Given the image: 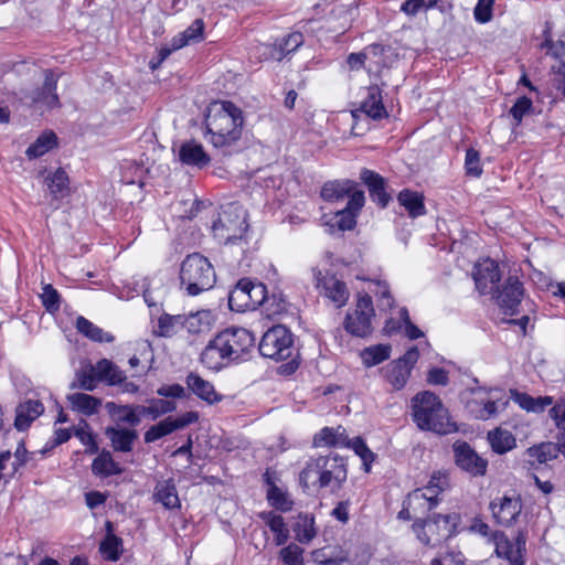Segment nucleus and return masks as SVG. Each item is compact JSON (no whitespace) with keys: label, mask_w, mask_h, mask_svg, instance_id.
<instances>
[{"label":"nucleus","mask_w":565,"mask_h":565,"mask_svg":"<svg viewBox=\"0 0 565 565\" xmlns=\"http://www.w3.org/2000/svg\"><path fill=\"white\" fill-rule=\"evenodd\" d=\"M316 287L320 295L330 300L334 307L341 308L347 305L350 292L345 282L338 279L334 275L322 274L320 269H312Z\"/></svg>","instance_id":"4468645a"},{"label":"nucleus","mask_w":565,"mask_h":565,"mask_svg":"<svg viewBox=\"0 0 565 565\" xmlns=\"http://www.w3.org/2000/svg\"><path fill=\"white\" fill-rule=\"evenodd\" d=\"M532 462L546 463L558 456V447L553 443H543L527 449Z\"/></svg>","instance_id":"864d4df0"},{"label":"nucleus","mask_w":565,"mask_h":565,"mask_svg":"<svg viewBox=\"0 0 565 565\" xmlns=\"http://www.w3.org/2000/svg\"><path fill=\"white\" fill-rule=\"evenodd\" d=\"M465 168L466 173L471 177H480L482 173V168L480 164V154L477 150L470 148L466 151L465 158Z\"/></svg>","instance_id":"e2e57ef3"},{"label":"nucleus","mask_w":565,"mask_h":565,"mask_svg":"<svg viewBox=\"0 0 565 565\" xmlns=\"http://www.w3.org/2000/svg\"><path fill=\"white\" fill-rule=\"evenodd\" d=\"M43 412L44 406L38 399H26L20 403L15 409V428L20 431L28 429Z\"/></svg>","instance_id":"393cba45"},{"label":"nucleus","mask_w":565,"mask_h":565,"mask_svg":"<svg viewBox=\"0 0 565 565\" xmlns=\"http://www.w3.org/2000/svg\"><path fill=\"white\" fill-rule=\"evenodd\" d=\"M500 277L499 266L492 259H483L475 266L473 280L481 295L493 294Z\"/></svg>","instance_id":"412c9836"},{"label":"nucleus","mask_w":565,"mask_h":565,"mask_svg":"<svg viewBox=\"0 0 565 565\" xmlns=\"http://www.w3.org/2000/svg\"><path fill=\"white\" fill-rule=\"evenodd\" d=\"M94 371L99 381H104L109 385H117L125 375L124 371L107 359L98 361L94 366Z\"/></svg>","instance_id":"37998d69"},{"label":"nucleus","mask_w":565,"mask_h":565,"mask_svg":"<svg viewBox=\"0 0 565 565\" xmlns=\"http://www.w3.org/2000/svg\"><path fill=\"white\" fill-rule=\"evenodd\" d=\"M353 192L363 191L358 190L355 182L351 180L330 181L322 186L321 196L328 202H340L345 199L349 201Z\"/></svg>","instance_id":"bb28decb"},{"label":"nucleus","mask_w":565,"mask_h":565,"mask_svg":"<svg viewBox=\"0 0 565 565\" xmlns=\"http://www.w3.org/2000/svg\"><path fill=\"white\" fill-rule=\"evenodd\" d=\"M213 323L214 315L210 310H201L184 316L183 329L191 334H199L210 331Z\"/></svg>","instance_id":"f704fd0d"},{"label":"nucleus","mask_w":565,"mask_h":565,"mask_svg":"<svg viewBox=\"0 0 565 565\" xmlns=\"http://www.w3.org/2000/svg\"><path fill=\"white\" fill-rule=\"evenodd\" d=\"M532 108V100L525 96L518 98L515 104L510 109V114L516 124H520L525 114H527Z\"/></svg>","instance_id":"774afa93"},{"label":"nucleus","mask_w":565,"mask_h":565,"mask_svg":"<svg viewBox=\"0 0 565 565\" xmlns=\"http://www.w3.org/2000/svg\"><path fill=\"white\" fill-rule=\"evenodd\" d=\"M373 50L374 49H364L362 52L360 53H351L348 58H347V63L349 65V68L351 71H359L361 70L362 67L365 66V64L367 65V61L366 58L367 57H374V53H373Z\"/></svg>","instance_id":"338daca9"},{"label":"nucleus","mask_w":565,"mask_h":565,"mask_svg":"<svg viewBox=\"0 0 565 565\" xmlns=\"http://www.w3.org/2000/svg\"><path fill=\"white\" fill-rule=\"evenodd\" d=\"M72 408L86 415H94L98 412L102 402L95 396L85 393H74L67 396Z\"/></svg>","instance_id":"a19ab883"},{"label":"nucleus","mask_w":565,"mask_h":565,"mask_svg":"<svg viewBox=\"0 0 565 565\" xmlns=\"http://www.w3.org/2000/svg\"><path fill=\"white\" fill-rule=\"evenodd\" d=\"M186 385L201 399L212 404L218 402L221 398L214 390L211 382L204 380L196 373H190L186 376Z\"/></svg>","instance_id":"2f4dec72"},{"label":"nucleus","mask_w":565,"mask_h":565,"mask_svg":"<svg viewBox=\"0 0 565 565\" xmlns=\"http://www.w3.org/2000/svg\"><path fill=\"white\" fill-rule=\"evenodd\" d=\"M92 471L97 477H109L120 475L122 469L113 459L109 451L103 450L93 461Z\"/></svg>","instance_id":"ea45409f"},{"label":"nucleus","mask_w":565,"mask_h":565,"mask_svg":"<svg viewBox=\"0 0 565 565\" xmlns=\"http://www.w3.org/2000/svg\"><path fill=\"white\" fill-rule=\"evenodd\" d=\"M183 319L184 316L182 315L171 316L163 313L158 320L159 335L168 338L183 330Z\"/></svg>","instance_id":"603ef678"},{"label":"nucleus","mask_w":565,"mask_h":565,"mask_svg":"<svg viewBox=\"0 0 565 565\" xmlns=\"http://www.w3.org/2000/svg\"><path fill=\"white\" fill-rule=\"evenodd\" d=\"M374 308L372 298L365 294L359 296L355 310L345 318V330L355 337H366L372 331Z\"/></svg>","instance_id":"f8f14e48"},{"label":"nucleus","mask_w":565,"mask_h":565,"mask_svg":"<svg viewBox=\"0 0 565 565\" xmlns=\"http://www.w3.org/2000/svg\"><path fill=\"white\" fill-rule=\"evenodd\" d=\"M206 122V139L216 149L226 151L242 135L243 111L234 103L218 100L210 105Z\"/></svg>","instance_id":"f257e3e1"},{"label":"nucleus","mask_w":565,"mask_h":565,"mask_svg":"<svg viewBox=\"0 0 565 565\" xmlns=\"http://www.w3.org/2000/svg\"><path fill=\"white\" fill-rule=\"evenodd\" d=\"M430 565H465V557L459 551H447L433 558Z\"/></svg>","instance_id":"69168bd1"},{"label":"nucleus","mask_w":565,"mask_h":565,"mask_svg":"<svg viewBox=\"0 0 565 565\" xmlns=\"http://www.w3.org/2000/svg\"><path fill=\"white\" fill-rule=\"evenodd\" d=\"M57 143L56 135L52 131L43 132L32 145L25 150V154L29 159H35L42 157Z\"/></svg>","instance_id":"a18cd8bd"},{"label":"nucleus","mask_w":565,"mask_h":565,"mask_svg":"<svg viewBox=\"0 0 565 565\" xmlns=\"http://www.w3.org/2000/svg\"><path fill=\"white\" fill-rule=\"evenodd\" d=\"M419 358V352L416 347L408 349L403 356L386 364L382 369L383 376L394 390H402L409 376L412 369Z\"/></svg>","instance_id":"9b49d317"},{"label":"nucleus","mask_w":565,"mask_h":565,"mask_svg":"<svg viewBox=\"0 0 565 565\" xmlns=\"http://www.w3.org/2000/svg\"><path fill=\"white\" fill-rule=\"evenodd\" d=\"M139 405H118L114 402L106 403V409L109 415L117 422L128 424L132 427L138 426L140 424V413Z\"/></svg>","instance_id":"c756f323"},{"label":"nucleus","mask_w":565,"mask_h":565,"mask_svg":"<svg viewBox=\"0 0 565 565\" xmlns=\"http://www.w3.org/2000/svg\"><path fill=\"white\" fill-rule=\"evenodd\" d=\"M303 550L295 543L282 547L279 552V558L286 565H303Z\"/></svg>","instance_id":"052dcab7"},{"label":"nucleus","mask_w":565,"mask_h":565,"mask_svg":"<svg viewBox=\"0 0 565 565\" xmlns=\"http://www.w3.org/2000/svg\"><path fill=\"white\" fill-rule=\"evenodd\" d=\"M153 498L166 509L180 508V500L172 480L159 481L154 488Z\"/></svg>","instance_id":"c9c22d12"},{"label":"nucleus","mask_w":565,"mask_h":565,"mask_svg":"<svg viewBox=\"0 0 565 565\" xmlns=\"http://www.w3.org/2000/svg\"><path fill=\"white\" fill-rule=\"evenodd\" d=\"M361 179L366 184L371 199L380 206L385 207L391 200L390 194L386 192L384 179L367 169L362 170Z\"/></svg>","instance_id":"cd10ccee"},{"label":"nucleus","mask_w":565,"mask_h":565,"mask_svg":"<svg viewBox=\"0 0 565 565\" xmlns=\"http://www.w3.org/2000/svg\"><path fill=\"white\" fill-rule=\"evenodd\" d=\"M105 435L110 440L114 450L121 452L131 451L132 444L138 437L136 430L121 427H108Z\"/></svg>","instance_id":"c85d7f7f"},{"label":"nucleus","mask_w":565,"mask_h":565,"mask_svg":"<svg viewBox=\"0 0 565 565\" xmlns=\"http://www.w3.org/2000/svg\"><path fill=\"white\" fill-rule=\"evenodd\" d=\"M511 398L523 409L527 412H542L544 408L552 404V397L533 398L526 393H521L516 390L510 391Z\"/></svg>","instance_id":"79ce46f5"},{"label":"nucleus","mask_w":565,"mask_h":565,"mask_svg":"<svg viewBox=\"0 0 565 565\" xmlns=\"http://www.w3.org/2000/svg\"><path fill=\"white\" fill-rule=\"evenodd\" d=\"M369 289L377 297L379 307L382 310L392 309L394 306V298L391 295L390 287L385 280L374 279L371 280Z\"/></svg>","instance_id":"6e6d98bb"},{"label":"nucleus","mask_w":565,"mask_h":565,"mask_svg":"<svg viewBox=\"0 0 565 565\" xmlns=\"http://www.w3.org/2000/svg\"><path fill=\"white\" fill-rule=\"evenodd\" d=\"M41 299L47 311L54 312L60 309V295L52 285L42 288Z\"/></svg>","instance_id":"680f3d73"},{"label":"nucleus","mask_w":565,"mask_h":565,"mask_svg":"<svg viewBox=\"0 0 565 565\" xmlns=\"http://www.w3.org/2000/svg\"><path fill=\"white\" fill-rule=\"evenodd\" d=\"M199 414L196 412H186L178 417L168 416L156 425L147 429L143 435L145 443L151 444L158 439L196 423Z\"/></svg>","instance_id":"f3484780"},{"label":"nucleus","mask_w":565,"mask_h":565,"mask_svg":"<svg viewBox=\"0 0 565 565\" xmlns=\"http://www.w3.org/2000/svg\"><path fill=\"white\" fill-rule=\"evenodd\" d=\"M398 202L405 207L408 215L413 218L426 213L423 196L417 192L404 190L398 194Z\"/></svg>","instance_id":"c03bdc74"},{"label":"nucleus","mask_w":565,"mask_h":565,"mask_svg":"<svg viewBox=\"0 0 565 565\" xmlns=\"http://www.w3.org/2000/svg\"><path fill=\"white\" fill-rule=\"evenodd\" d=\"M456 465L472 476H483L488 461L480 457L467 443L456 441L452 446Z\"/></svg>","instance_id":"aec40b11"},{"label":"nucleus","mask_w":565,"mask_h":565,"mask_svg":"<svg viewBox=\"0 0 565 565\" xmlns=\"http://www.w3.org/2000/svg\"><path fill=\"white\" fill-rule=\"evenodd\" d=\"M494 299L504 315L514 316L523 297V286L516 277H508L501 288H497Z\"/></svg>","instance_id":"a211bd4d"},{"label":"nucleus","mask_w":565,"mask_h":565,"mask_svg":"<svg viewBox=\"0 0 565 565\" xmlns=\"http://www.w3.org/2000/svg\"><path fill=\"white\" fill-rule=\"evenodd\" d=\"M180 281L188 295L198 296L213 288L216 274L206 257L193 253L188 255L181 264Z\"/></svg>","instance_id":"7ed1b4c3"},{"label":"nucleus","mask_w":565,"mask_h":565,"mask_svg":"<svg viewBox=\"0 0 565 565\" xmlns=\"http://www.w3.org/2000/svg\"><path fill=\"white\" fill-rule=\"evenodd\" d=\"M488 440L491 448L497 454H505L516 446L513 434L501 427H497L488 433Z\"/></svg>","instance_id":"4c0bfd02"},{"label":"nucleus","mask_w":565,"mask_h":565,"mask_svg":"<svg viewBox=\"0 0 565 565\" xmlns=\"http://www.w3.org/2000/svg\"><path fill=\"white\" fill-rule=\"evenodd\" d=\"M50 194L53 199H63L70 192V180L67 173L58 168L54 172L49 173L44 180Z\"/></svg>","instance_id":"e433bc0d"},{"label":"nucleus","mask_w":565,"mask_h":565,"mask_svg":"<svg viewBox=\"0 0 565 565\" xmlns=\"http://www.w3.org/2000/svg\"><path fill=\"white\" fill-rule=\"evenodd\" d=\"M205 23L202 19H195L184 31L173 36L174 49L200 43L204 40Z\"/></svg>","instance_id":"473e14b6"},{"label":"nucleus","mask_w":565,"mask_h":565,"mask_svg":"<svg viewBox=\"0 0 565 565\" xmlns=\"http://www.w3.org/2000/svg\"><path fill=\"white\" fill-rule=\"evenodd\" d=\"M523 509L522 500L519 495H503L493 499L490 502V510L493 519L499 525L512 526L514 525Z\"/></svg>","instance_id":"2eb2a0df"},{"label":"nucleus","mask_w":565,"mask_h":565,"mask_svg":"<svg viewBox=\"0 0 565 565\" xmlns=\"http://www.w3.org/2000/svg\"><path fill=\"white\" fill-rule=\"evenodd\" d=\"M413 419L422 430L447 435L456 430L448 409L440 398L429 392H420L412 399Z\"/></svg>","instance_id":"f03ea898"},{"label":"nucleus","mask_w":565,"mask_h":565,"mask_svg":"<svg viewBox=\"0 0 565 565\" xmlns=\"http://www.w3.org/2000/svg\"><path fill=\"white\" fill-rule=\"evenodd\" d=\"M347 467L343 459L338 456H326L323 460L321 488H337L347 480Z\"/></svg>","instance_id":"5701e85b"},{"label":"nucleus","mask_w":565,"mask_h":565,"mask_svg":"<svg viewBox=\"0 0 565 565\" xmlns=\"http://www.w3.org/2000/svg\"><path fill=\"white\" fill-rule=\"evenodd\" d=\"M316 447H337L352 449L362 460L365 472L371 471V465L375 459V454L367 447L361 437L349 438L347 430L342 426L337 428L324 427L313 437Z\"/></svg>","instance_id":"20e7f679"},{"label":"nucleus","mask_w":565,"mask_h":565,"mask_svg":"<svg viewBox=\"0 0 565 565\" xmlns=\"http://www.w3.org/2000/svg\"><path fill=\"white\" fill-rule=\"evenodd\" d=\"M303 43V35L300 32H292L287 36L282 38L276 46L275 51L277 54H274V57L277 60H281L286 55L296 51Z\"/></svg>","instance_id":"5fc2aeb1"},{"label":"nucleus","mask_w":565,"mask_h":565,"mask_svg":"<svg viewBox=\"0 0 565 565\" xmlns=\"http://www.w3.org/2000/svg\"><path fill=\"white\" fill-rule=\"evenodd\" d=\"M509 398L499 388H477L467 402L469 413L477 419L488 420L505 411Z\"/></svg>","instance_id":"39448f33"},{"label":"nucleus","mask_w":565,"mask_h":565,"mask_svg":"<svg viewBox=\"0 0 565 565\" xmlns=\"http://www.w3.org/2000/svg\"><path fill=\"white\" fill-rule=\"evenodd\" d=\"M294 339L291 332L278 324L268 329L259 342V352L263 356L274 360H287L294 352Z\"/></svg>","instance_id":"1a4fd4ad"},{"label":"nucleus","mask_w":565,"mask_h":565,"mask_svg":"<svg viewBox=\"0 0 565 565\" xmlns=\"http://www.w3.org/2000/svg\"><path fill=\"white\" fill-rule=\"evenodd\" d=\"M525 546V537L519 534L515 542H511L505 535H495V553L499 557L508 559L512 565H523L522 550Z\"/></svg>","instance_id":"b1692460"},{"label":"nucleus","mask_w":565,"mask_h":565,"mask_svg":"<svg viewBox=\"0 0 565 565\" xmlns=\"http://www.w3.org/2000/svg\"><path fill=\"white\" fill-rule=\"evenodd\" d=\"M359 110L372 119H382L387 116L379 86L373 85L365 89V95L360 103Z\"/></svg>","instance_id":"a878e982"},{"label":"nucleus","mask_w":565,"mask_h":565,"mask_svg":"<svg viewBox=\"0 0 565 565\" xmlns=\"http://www.w3.org/2000/svg\"><path fill=\"white\" fill-rule=\"evenodd\" d=\"M438 0H406L402 4V11L407 15H416L422 11L433 8Z\"/></svg>","instance_id":"0e129e2a"},{"label":"nucleus","mask_w":565,"mask_h":565,"mask_svg":"<svg viewBox=\"0 0 565 565\" xmlns=\"http://www.w3.org/2000/svg\"><path fill=\"white\" fill-rule=\"evenodd\" d=\"M365 202L364 192H353L347 205L338 210L330 220L326 222L331 234L352 230L356 224V215Z\"/></svg>","instance_id":"ddd939ff"},{"label":"nucleus","mask_w":565,"mask_h":565,"mask_svg":"<svg viewBox=\"0 0 565 565\" xmlns=\"http://www.w3.org/2000/svg\"><path fill=\"white\" fill-rule=\"evenodd\" d=\"M265 478L268 484L267 500L269 504L281 512L290 511L292 509L294 501L291 500L288 492L274 484L267 473L265 475Z\"/></svg>","instance_id":"58836bf2"},{"label":"nucleus","mask_w":565,"mask_h":565,"mask_svg":"<svg viewBox=\"0 0 565 565\" xmlns=\"http://www.w3.org/2000/svg\"><path fill=\"white\" fill-rule=\"evenodd\" d=\"M76 328L78 332H81L86 338L95 342H111L114 340V337L111 334L105 332L103 329L95 326L93 322H90L84 317L77 318Z\"/></svg>","instance_id":"49530a36"},{"label":"nucleus","mask_w":565,"mask_h":565,"mask_svg":"<svg viewBox=\"0 0 565 565\" xmlns=\"http://www.w3.org/2000/svg\"><path fill=\"white\" fill-rule=\"evenodd\" d=\"M179 158L182 163L199 168L206 166L210 161V157L204 151L202 145L195 141L182 143L179 149Z\"/></svg>","instance_id":"7c9ffc66"},{"label":"nucleus","mask_w":565,"mask_h":565,"mask_svg":"<svg viewBox=\"0 0 565 565\" xmlns=\"http://www.w3.org/2000/svg\"><path fill=\"white\" fill-rule=\"evenodd\" d=\"M544 46L547 47V53L555 60L552 65L553 72L562 77V83L565 82V42L553 43L546 40Z\"/></svg>","instance_id":"de8ad7c7"},{"label":"nucleus","mask_w":565,"mask_h":565,"mask_svg":"<svg viewBox=\"0 0 565 565\" xmlns=\"http://www.w3.org/2000/svg\"><path fill=\"white\" fill-rule=\"evenodd\" d=\"M456 515L438 514L434 519L416 521L413 530L417 539L425 545H435L444 539L450 537L456 527Z\"/></svg>","instance_id":"9d476101"},{"label":"nucleus","mask_w":565,"mask_h":565,"mask_svg":"<svg viewBox=\"0 0 565 565\" xmlns=\"http://www.w3.org/2000/svg\"><path fill=\"white\" fill-rule=\"evenodd\" d=\"M247 228L246 212L237 205H231L224 210L212 226L215 238L224 244L242 239Z\"/></svg>","instance_id":"0eeeda50"},{"label":"nucleus","mask_w":565,"mask_h":565,"mask_svg":"<svg viewBox=\"0 0 565 565\" xmlns=\"http://www.w3.org/2000/svg\"><path fill=\"white\" fill-rule=\"evenodd\" d=\"M313 518L303 516L297 522L295 526L296 540L300 543H309L316 536L313 527Z\"/></svg>","instance_id":"13d9d810"},{"label":"nucleus","mask_w":565,"mask_h":565,"mask_svg":"<svg viewBox=\"0 0 565 565\" xmlns=\"http://www.w3.org/2000/svg\"><path fill=\"white\" fill-rule=\"evenodd\" d=\"M391 355V345L388 344H376L369 348H365L361 352V359L365 366H374L377 365L385 360H387Z\"/></svg>","instance_id":"09e8293b"},{"label":"nucleus","mask_w":565,"mask_h":565,"mask_svg":"<svg viewBox=\"0 0 565 565\" xmlns=\"http://www.w3.org/2000/svg\"><path fill=\"white\" fill-rule=\"evenodd\" d=\"M268 302L266 286L246 278L241 279L228 296L230 308L238 312L254 310Z\"/></svg>","instance_id":"423d86ee"},{"label":"nucleus","mask_w":565,"mask_h":565,"mask_svg":"<svg viewBox=\"0 0 565 565\" xmlns=\"http://www.w3.org/2000/svg\"><path fill=\"white\" fill-rule=\"evenodd\" d=\"M177 409V404L168 399H152L148 406H141L140 413L148 416L150 419L156 420L160 416L172 413Z\"/></svg>","instance_id":"3c124183"},{"label":"nucleus","mask_w":565,"mask_h":565,"mask_svg":"<svg viewBox=\"0 0 565 565\" xmlns=\"http://www.w3.org/2000/svg\"><path fill=\"white\" fill-rule=\"evenodd\" d=\"M218 334L223 338V343L232 362L242 360L254 347L255 338L247 329H226Z\"/></svg>","instance_id":"dca6fc26"},{"label":"nucleus","mask_w":565,"mask_h":565,"mask_svg":"<svg viewBox=\"0 0 565 565\" xmlns=\"http://www.w3.org/2000/svg\"><path fill=\"white\" fill-rule=\"evenodd\" d=\"M121 540L116 535L108 533L100 543L99 551L105 559L116 562L121 554Z\"/></svg>","instance_id":"4d7b16f0"},{"label":"nucleus","mask_w":565,"mask_h":565,"mask_svg":"<svg viewBox=\"0 0 565 565\" xmlns=\"http://www.w3.org/2000/svg\"><path fill=\"white\" fill-rule=\"evenodd\" d=\"M366 49H374V57H367V71L369 72H379L382 67L390 66V58L393 56V50L391 47H385L380 44H373L367 46Z\"/></svg>","instance_id":"8fccbe9b"},{"label":"nucleus","mask_w":565,"mask_h":565,"mask_svg":"<svg viewBox=\"0 0 565 565\" xmlns=\"http://www.w3.org/2000/svg\"><path fill=\"white\" fill-rule=\"evenodd\" d=\"M57 79L51 71L45 72L42 87L32 90L25 96V100L30 106L44 111L60 105L56 94Z\"/></svg>","instance_id":"6ab92c4d"},{"label":"nucleus","mask_w":565,"mask_h":565,"mask_svg":"<svg viewBox=\"0 0 565 565\" xmlns=\"http://www.w3.org/2000/svg\"><path fill=\"white\" fill-rule=\"evenodd\" d=\"M75 436L79 439V441L87 446V452L95 454L98 451V446L95 440V436L92 433L89 425L86 420H81L75 428Z\"/></svg>","instance_id":"bf43d9fd"},{"label":"nucleus","mask_w":565,"mask_h":565,"mask_svg":"<svg viewBox=\"0 0 565 565\" xmlns=\"http://www.w3.org/2000/svg\"><path fill=\"white\" fill-rule=\"evenodd\" d=\"M326 456L311 458L299 475V481L303 488H321L323 460Z\"/></svg>","instance_id":"72a5a7b5"},{"label":"nucleus","mask_w":565,"mask_h":565,"mask_svg":"<svg viewBox=\"0 0 565 565\" xmlns=\"http://www.w3.org/2000/svg\"><path fill=\"white\" fill-rule=\"evenodd\" d=\"M447 484L445 475L440 472L434 473L427 486L417 488L407 495L406 504L412 508L414 514H424L438 504L439 494Z\"/></svg>","instance_id":"6e6552de"},{"label":"nucleus","mask_w":565,"mask_h":565,"mask_svg":"<svg viewBox=\"0 0 565 565\" xmlns=\"http://www.w3.org/2000/svg\"><path fill=\"white\" fill-rule=\"evenodd\" d=\"M222 339L216 334L201 353L202 364L211 371H220L232 362Z\"/></svg>","instance_id":"4be33fe9"}]
</instances>
